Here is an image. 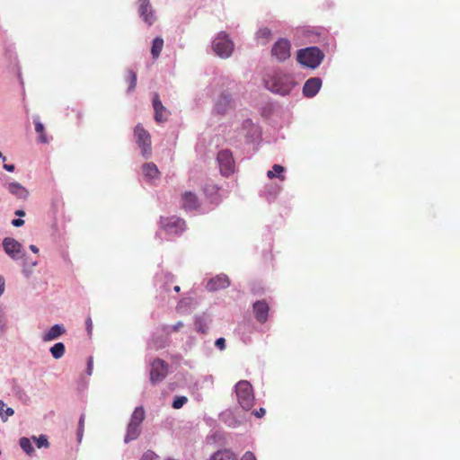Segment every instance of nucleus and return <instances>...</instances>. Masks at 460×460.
<instances>
[{
    "label": "nucleus",
    "mask_w": 460,
    "mask_h": 460,
    "mask_svg": "<svg viewBox=\"0 0 460 460\" xmlns=\"http://www.w3.org/2000/svg\"><path fill=\"white\" fill-rule=\"evenodd\" d=\"M235 394L238 402L243 410L252 409L254 403V394L252 386L248 381H239L235 385Z\"/></svg>",
    "instance_id": "obj_3"
},
{
    "label": "nucleus",
    "mask_w": 460,
    "mask_h": 460,
    "mask_svg": "<svg viewBox=\"0 0 460 460\" xmlns=\"http://www.w3.org/2000/svg\"><path fill=\"white\" fill-rule=\"evenodd\" d=\"M35 131L39 135V141L42 144L49 142L45 132L44 125L40 121L39 117L34 118Z\"/></svg>",
    "instance_id": "obj_23"
},
{
    "label": "nucleus",
    "mask_w": 460,
    "mask_h": 460,
    "mask_svg": "<svg viewBox=\"0 0 460 460\" xmlns=\"http://www.w3.org/2000/svg\"><path fill=\"white\" fill-rule=\"evenodd\" d=\"M324 58L323 51L317 47H309L297 52V61L303 66L315 68Z\"/></svg>",
    "instance_id": "obj_2"
},
{
    "label": "nucleus",
    "mask_w": 460,
    "mask_h": 460,
    "mask_svg": "<svg viewBox=\"0 0 460 460\" xmlns=\"http://www.w3.org/2000/svg\"><path fill=\"white\" fill-rule=\"evenodd\" d=\"M253 313L256 320L264 323L268 320L270 306L265 300L257 301L253 304Z\"/></svg>",
    "instance_id": "obj_14"
},
{
    "label": "nucleus",
    "mask_w": 460,
    "mask_h": 460,
    "mask_svg": "<svg viewBox=\"0 0 460 460\" xmlns=\"http://www.w3.org/2000/svg\"><path fill=\"white\" fill-rule=\"evenodd\" d=\"M182 201L185 209L193 210L199 207L197 196L190 191H187L182 195Z\"/></svg>",
    "instance_id": "obj_19"
},
{
    "label": "nucleus",
    "mask_w": 460,
    "mask_h": 460,
    "mask_svg": "<svg viewBox=\"0 0 460 460\" xmlns=\"http://www.w3.org/2000/svg\"><path fill=\"white\" fill-rule=\"evenodd\" d=\"M187 401L188 399L185 396L176 397L172 402V407L174 409H180L187 402Z\"/></svg>",
    "instance_id": "obj_34"
},
{
    "label": "nucleus",
    "mask_w": 460,
    "mask_h": 460,
    "mask_svg": "<svg viewBox=\"0 0 460 460\" xmlns=\"http://www.w3.org/2000/svg\"><path fill=\"white\" fill-rule=\"evenodd\" d=\"M20 447L28 455H31L34 452V448L31 440L27 438H22L20 439Z\"/></svg>",
    "instance_id": "obj_31"
},
{
    "label": "nucleus",
    "mask_w": 460,
    "mask_h": 460,
    "mask_svg": "<svg viewBox=\"0 0 460 460\" xmlns=\"http://www.w3.org/2000/svg\"><path fill=\"white\" fill-rule=\"evenodd\" d=\"M219 169L224 176H229L234 172V160L230 150H221L217 157Z\"/></svg>",
    "instance_id": "obj_6"
},
{
    "label": "nucleus",
    "mask_w": 460,
    "mask_h": 460,
    "mask_svg": "<svg viewBox=\"0 0 460 460\" xmlns=\"http://www.w3.org/2000/svg\"><path fill=\"white\" fill-rule=\"evenodd\" d=\"M4 168L8 172H13L14 171V165L13 164H4Z\"/></svg>",
    "instance_id": "obj_45"
},
{
    "label": "nucleus",
    "mask_w": 460,
    "mask_h": 460,
    "mask_svg": "<svg viewBox=\"0 0 460 460\" xmlns=\"http://www.w3.org/2000/svg\"><path fill=\"white\" fill-rule=\"evenodd\" d=\"M271 37V31L269 28H261L257 32V38L261 40L262 44H266Z\"/></svg>",
    "instance_id": "obj_30"
},
{
    "label": "nucleus",
    "mask_w": 460,
    "mask_h": 460,
    "mask_svg": "<svg viewBox=\"0 0 460 460\" xmlns=\"http://www.w3.org/2000/svg\"><path fill=\"white\" fill-rule=\"evenodd\" d=\"M210 460H237L236 456L229 449L218 450L214 453Z\"/></svg>",
    "instance_id": "obj_22"
},
{
    "label": "nucleus",
    "mask_w": 460,
    "mask_h": 460,
    "mask_svg": "<svg viewBox=\"0 0 460 460\" xmlns=\"http://www.w3.org/2000/svg\"><path fill=\"white\" fill-rule=\"evenodd\" d=\"M229 284L230 280L228 277L225 274H221L210 279L206 288L208 291H217L227 288Z\"/></svg>",
    "instance_id": "obj_15"
},
{
    "label": "nucleus",
    "mask_w": 460,
    "mask_h": 460,
    "mask_svg": "<svg viewBox=\"0 0 460 460\" xmlns=\"http://www.w3.org/2000/svg\"><path fill=\"white\" fill-rule=\"evenodd\" d=\"M234 108V103L231 96L228 93H222L215 104V111L217 114L224 115Z\"/></svg>",
    "instance_id": "obj_12"
},
{
    "label": "nucleus",
    "mask_w": 460,
    "mask_h": 460,
    "mask_svg": "<svg viewBox=\"0 0 460 460\" xmlns=\"http://www.w3.org/2000/svg\"><path fill=\"white\" fill-rule=\"evenodd\" d=\"M66 332V330L61 324L53 325L47 332L42 336L43 341H50L58 339Z\"/></svg>",
    "instance_id": "obj_18"
},
{
    "label": "nucleus",
    "mask_w": 460,
    "mask_h": 460,
    "mask_svg": "<svg viewBox=\"0 0 460 460\" xmlns=\"http://www.w3.org/2000/svg\"><path fill=\"white\" fill-rule=\"evenodd\" d=\"M0 158H3V160H5V157L3 155L1 151H0Z\"/></svg>",
    "instance_id": "obj_50"
},
{
    "label": "nucleus",
    "mask_w": 460,
    "mask_h": 460,
    "mask_svg": "<svg viewBox=\"0 0 460 460\" xmlns=\"http://www.w3.org/2000/svg\"><path fill=\"white\" fill-rule=\"evenodd\" d=\"M3 247L6 254L13 260H19L24 257L22 245L13 238L6 237L3 240Z\"/></svg>",
    "instance_id": "obj_9"
},
{
    "label": "nucleus",
    "mask_w": 460,
    "mask_h": 460,
    "mask_svg": "<svg viewBox=\"0 0 460 460\" xmlns=\"http://www.w3.org/2000/svg\"><path fill=\"white\" fill-rule=\"evenodd\" d=\"M242 460H256L255 456L252 452H246Z\"/></svg>",
    "instance_id": "obj_41"
},
{
    "label": "nucleus",
    "mask_w": 460,
    "mask_h": 460,
    "mask_svg": "<svg viewBox=\"0 0 460 460\" xmlns=\"http://www.w3.org/2000/svg\"><path fill=\"white\" fill-rule=\"evenodd\" d=\"M164 47V40L160 37H157L154 40L152 48H151V54L153 58L156 59L163 49Z\"/></svg>",
    "instance_id": "obj_24"
},
{
    "label": "nucleus",
    "mask_w": 460,
    "mask_h": 460,
    "mask_svg": "<svg viewBox=\"0 0 460 460\" xmlns=\"http://www.w3.org/2000/svg\"><path fill=\"white\" fill-rule=\"evenodd\" d=\"M322 85V80L318 77L308 79L303 87V93L305 97L312 98L319 92Z\"/></svg>",
    "instance_id": "obj_16"
},
{
    "label": "nucleus",
    "mask_w": 460,
    "mask_h": 460,
    "mask_svg": "<svg viewBox=\"0 0 460 460\" xmlns=\"http://www.w3.org/2000/svg\"><path fill=\"white\" fill-rule=\"evenodd\" d=\"M142 169L145 177L149 181L155 180L160 176V172L154 163L144 164Z\"/></svg>",
    "instance_id": "obj_20"
},
{
    "label": "nucleus",
    "mask_w": 460,
    "mask_h": 460,
    "mask_svg": "<svg viewBox=\"0 0 460 460\" xmlns=\"http://www.w3.org/2000/svg\"><path fill=\"white\" fill-rule=\"evenodd\" d=\"M15 215L19 216V217H24L25 212L23 210H17V211H15Z\"/></svg>",
    "instance_id": "obj_47"
},
{
    "label": "nucleus",
    "mask_w": 460,
    "mask_h": 460,
    "mask_svg": "<svg viewBox=\"0 0 460 460\" xmlns=\"http://www.w3.org/2000/svg\"><path fill=\"white\" fill-rule=\"evenodd\" d=\"M85 324H86V331H87V333L88 335H92V332H93V322H92V318L91 316H88L86 321H85Z\"/></svg>",
    "instance_id": "obj_37"
},
{
    "label": "nucleus",
    "mask_w": 460,
    "mask_h": 460,
    "mask_svg": "<svg viewBox=\"0 0 460 460\" xmlns=\"http://www.w3.org/2000/svg\"><path fill=\"white\" fill-rule=\"evenodd\" d=\"M195 328H196V331L200 332V333H207L208 330V323L206 322V320L201 317V316H197L195 318Z\"/></svg>",
    "instance_id": "obj_28"
},
{
    "label": "nucleus",
    "mask_w": 460,
    "mask_h": 460,
    "mask_svg": "<svg viewBox=\"0 0 460 460\" xmlns=\"http://www.w3.org/2000/svg\"><path fill=\"white\" fill-rule=\"evenodd\" d=\"M12 225L13 226H16V227H19V226H22L24 225V220L21 219V218H17V219H13L12 221Z\"/></svg>",
    "instance_id": "obj_42"
},
{
    "label": "nucleus",
    "mask_w": 460,
    "mask_h": 460,
    "mask_svg": "<svg viewBox=\"0 0 460 460\" xmlns=\"http://www.w3.org/2000/svg\"><path fill=\"white\" fill-rule=\"evenodd\" d=\"M134 136L138 147L141 149L145 158H149L152 152L151 136L142 125L137 124L134 129Z\"/></svg>",
    "instance_id": "obj_5"
},
{
    "label": "nucleus",
    "mask_w": 460,
    "mask_h": 460,
    "mask_svg": "<svg viewBox=\"0 0 460 460\" xmlns=\"http://www.w3.org/2000/svg\"><path fill=\"white\" fill-rule=\"evenodd\" d=\"M50 352L54 358L58 359L64 356L66 352V347L64 343L58 342L50 348Z\"/></svg>",
    "instance_id": "obj_26"
},
{
    "label": "nucleus",
    "mask_w": 460,
    "mask_h": 460,
    "mask_svg": "<svg viewBox=\"0 0 460 460\" xmlns=\"http://www.w3.org/2000/svg\"><path fill=\"white\" fill-rule=\"evenodd\" d=\"M145 419V410L142 406L137 407L130 418V422L141 425Z\"/></svg>",
    "instance_id": "obj_25"
},
{
    "label": "nucleus",
    "mask_w": 460,
    "mask_h": 460,
    "mask_svg": "<svg viewBox=\"0 0 460 460\" xmlns=\"http://www.w3.org/2000/svg\"><path fill=\"white\" fill-rule=\"evenodd\" d=\"M164 331L166 332V333H170V332L168 331L169 329V326H164Z\"/></svg>",
    "instance_id": "obj_49"
},
{
    "label": "nucleus",
    "mask_w": 460,
    "mask_h": 460,
    "mask_svg": "<svg viewBox=\"0 0 460 460\" xmlns=\"http://www.w3.org/2000/svg\"><path fill=\"white\" fill-rule=\"evenodd\" d=\"M141 433L140 425L129 421L128 425L127 434L125 436V442L136 439Z\"/></svg>",
    "instance_id": "obj_21"
},
{
    "label": "nucleus",
    "mask_w": 460,
    "mask_h": 460,
    "mask_svg": "<svg viewBox=\"0 0 460 460\" xmlns=\"http://www.w3.org/2000/svg\"><path fill=\"white\" fill-rule=\"evenodd\" d=\"M215 346L220 350H224L226 349V340L225 338H218L215 341Z\"/></svg>",
    "instance_id": "obj_36"
},
{
    "label": "nucleus",
    "mask_w": 460,
    "mask_h": 460,
    "mask_svg": "<svg viewBox=\"0 0 460 460\" xmlns=\"http://www.w3.org/2000/svg\"><path fill=\"white\" fill-rule=\"evenodd\" d=\"M284 172V167L279 164H274L272 170L268 171L267 175L270 179L274 178L276 175L281 180L284 181L285 176L282 174Z\"/></svg>",
    "instance_id": "obj_27"
},
{
    "label": "nucleus",
    "mask_w": 460,
    "mask_h": 460,
    "mask_svg": "<svg viewBox=\"0 0 460 460\" xmlns=\"http://www.w3.org/2000/svg\"><path fill=\"white\" fill-rule=\"evenodd\" d=\"M128 91L131 92L137 85V75L133 70L128 71Z\"/></svg>",
    "instance_id": "obj_32"
},
{
    "label": "nucleus",
    "mask_w": 460,
    "mask_h": 460,
    "mask_svg": "<svg viewBox=\"0 0 460 460\" xmlns=\"http://www.w3.org/2000/svg\"><path fill=\"white\" fill-rule=\"evenodd\" d=\"M214 52L220 58H226L232 55L234 43L225 32H219L212 42Z\"/></svg>",
    "instance_id": "obj_4"
},
{
    "label": "nucleus",
    "mask_w": 460,
    "mask_h": 460,
    "mask_svg": "<svg viewBox=\"0 0 460 460\" xmlns=\"http://www.w3.org/2000/svg\"><path fill=\"white\" fill-rule=\"evenodd\" d=\"M265 84L269 90L281 95L288 94L295 84L290 75L281 72H276Z\"/></svg>",
    "instance_id": "obj_1"
},
{
    "label": "nucleus",
    "mask_w": 460,
    "mask_h": 460,
    "mask_svg": "<svg viewBox=\"0 0 460 460\" xmlns=\"http://www.w3.org/2000/svg\"><path fill=\"white\" fill-rule=\"evenodd\" d=\"M13 409L10 407L5 408V403L0 400V417L3 421H6L8 417L13 416Z\"/></svg>",
    "instance_id": "obj_29"
},
{
    "label": "nucleus",
    "mask_w": 460,
    "mask_h": 460,
    "mask_svg": "<svg viewBox=\"0 0 460 460\" xmlns=\"http://www.w3.org/2000/svg\"><path fill=\"white\" fill-rule=\"evenodd\" d=\"M138 13L148 25H152L155 21L154 11L149 0L138 1Z\"/></svg>",
    "instance_id": "obj_13"
},
{
    "label": "nucleus",
    "mask_w": 460,
    "mask_h": 460,
    "mask_svg": "<svg viewBox=\"0 0 460 460\" xmlns=\"http://www.w3.org/2000/svg\"><path fill=\"white\" fill-rule=\"evenodd\" d=\"M84 416L82 415L79 420V429H78V437L79 439L82 437L83 431H84Z\"/></svg>",
    "instance_id": "obj_38"
},
{
    "label": "nucleus",
    "mask_w": 460,
    "mask_h": 460,
    "mask_svg": "<svg viewBox=\"0 0 460 460\" xmlns=\"http://www.w3.org/2000/svg\"><path fill=\"white\" fill-rule=\"evenodd\" d=\"M183 325H184V324H183V323L180 321V322L176 323L175 324H173V325L171 327V330H172V332H178L181 328H182V327H183Z\"/></svg>",
    "instance_id": "obj_39"
},
{
    "label": "nucleus",
    "mask_w": 460,
    "mask_h": 460,
    "mask_svg": "<svg viewBox=\"0 0 460 460\" xmlns=\"http://www.w3.org/2000/svg\"><path fill=\"white\" fill-rule=\"evenodd\" d=\"M160 225L166 233L174 234L183 232L186 226L184 220L175 217H161Z\"/></svg>",
    "instance_id": "obj_8"
},
{
    "label": "nucleus",
    "mask_w": 460,
    "mask_h": 460,
    "mask_svg": "<svg viewBox=\"0 0 460 460\" xmlns=\"http://www.w3.org/2000/svg\"><path fill=\"white\" fill-rule=\"evenodd\" d=\"M87 374L92 375L93 372V358H89L88 363H87Z\"/></svg>",
    "instance_id": "obj_43"
},
{
    "label": "nucleus",
    "mask_w": 460,
    "mask_h": 460,
    "mask_svg": "<svg viewBox=\"0 0 460 460\" xmlns=\"http://www.w3.org/2000/svg\"><path fill=\"white\" fill-rule=\"evenodd\" d=\"M30 250L32 252H34V253H38L39 252V248L36 245H34V244H31L30 245Z\"/></svg>",
    "instance_id": "obj_46"
},
{
    "label": "nucleus",
    "mask_w": 460,
    "mask_h": 460,
    "mask_svg": "<svg viewBox=\"0 0 460 460\" xmlns=\"http://www.w3.org/2000/svg\"><path fill=\"white\" fill-rule=\"evenodd\" d=\"M7 189L17 199H25L29 196V191L19 182H10L7 185Z\"/></svg>",
    "instance_id": "obj_17"
},
{
    "label": "nucleus",
    "mask_w": 460,
    "mask_h": 460,
    "mask_svg": "<svg viewBox=\"0 0 460 460\" xmlns=\"http://www.w3.org/2000/svg\"><path fill=\"white\" fill-rule=\"evenodd\" d=\"M271 54L279 62L290 57V42L286 39H279L272 47Z\"/></svg>",
    "instance_id": "obj_10"
},
{
    "label": "nucleus",
    "mask_w": 460,
    "mask_h": 460,
    "mask_svg": "<svg viewBox=\"0 0 460 460\" xmlns=\"http://www.w3.org/2000/svg\"><path fill=\"white\" fill-rule=\"evenodd\" d=\"M168 374V364L161 359L155 358L151 363L150 381L153 385L162 382Z\"/></svg>",
    "instance_id": "obj_7"
},
{
    "label": "nucleus",
    "mask_w": 460,
    "mask_h": 460,
    "mask_svg": "<svg viewBox=\"0 0 460 460\" xmlns=\"http://www.w3.org/2000/svg\"><path fill=\"white\" fill-rule=\"evenodd\" d=\"M252 413H253L257 418H261V417H263V416L265 415L266 411H265V409H264V408H260L259 410L254 411Z\"/></svg>",
    "instance_id": "obj_40"
},
{
    "label": "nucleus",
    "mask_w": 460,
    "mask_h": 460,
    "mask_svg": "<svg viewBox=\"0 0 460 460\" xmlns=\"http://www.w3.org/2000/svg\"><path fill=\"white\" fill-rule=\"evenodd\" d=\"M173 290H174L175 292H177V293H178V292H180V290H181L180 286H175V287L173 288Z\"/></svg>",
    "instance_id": "obj_48"
},
{
    "label": "nucleus",
    "mask_w": 460,
    "mask_h": 460,
    "mask_svg": "<svg viewBox=\"0 0 460 460\" xmlns=\"http://www.w3.org/2000/svg\"><path fill=\"white\" fill-rule=\"evenodd\" d=\"M153 108L155 111V120L157 123H164L168 120L170 111L163 105L157 93L153 97Z\"/></svg>",
    "instance_id": "obj_11"
},
{
    "label": "nucleus",
    "mask_w": 460,
    "mask_h": 460,
    "mask_svg": "<svg viewBox=\"0 0 460 460\" xmlns=\"http://www.w3.org/2000/svg\"><path fill=\"white\" fill-rule=\"evenodd\" d=\"M33 439L36 440V444H37V447L39 448H40V447H49V443L48 438H47V437L45 435H40L38 438L33 437Z\"/></svg>",
    "instance_id": "obj_33"
},
{
    "label": "nucleus",
    "mask_w": 460,
    "mask_h": 460,
    "mask_svg": "<svg viewBox=\"0 0 460 460\" xmlns=\"http://www.w3.org/2000/svg\"><path fill=\"white\" fill-rule=\"evenodd\" d=\"M165 279H166V285H167L168 283H171L173 281L174 277L171 273H167V274H165ZM166 288L168 289L167 286H166Z\"/></svg>",
    "instance_id": "obj_44"
},
{
    "label": "nucleus",
    "mask_w": 460,
    "mask_h": 460,
    "mask_svg": "<svg viewBox=\"0 0 460 460\" xmlns=\"http://www.w3.org/2000/svg\"><path fill=\"white\" fill-rule=\"evenodd\" d=\"M157 456L153 451H146L143 454L141 460H156Z\"/></svg>",
    "instance_id": "obj_35"
}]
</instances>
